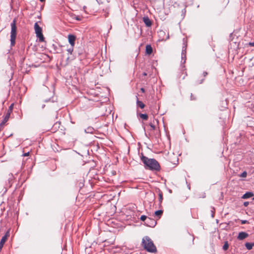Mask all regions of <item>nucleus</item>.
<instances>
[{
  "mask_svg": "<svg viewBox=\"0 0 254 254\" xmlns=\"http://www.w3.org/2000/svg\"><path fill=\"white\" fill-rule=\"evenodd\" d=\"M163 210H159L156 211L155 212L154 214H155V216H157L158 218V219H159L161 217V216L163 214Z\"/></svg>",
  "mask_w": 254,
  "mask_h": 254,
  "instance_id": "17",
  "label": "nucleus"
},
{
  "mask_svg": "<svg viewBox=\"0 0 254 254\" xmlns=\"http://www.w3.org/2000/svg\"><path fill=\"white\" fill-rule=\"evenodd\" d=\"M184 41V46L182 48V59L183 60V56H185V60L183 62V64H185L186 63V49H187V44L185 42V39H183Z\"/></svg>",
  "mask_w": 254,
  "mask_h": 254,
  "instance_id": "8",
  "label": "nucleus"
},
{
  "mask_svg": "<svg viewBox=\"0 0 254 254\" xmlns=\"http://www.w3.org/2000/svg\"><path fill=\"white\" fill-rule=\"evenodd\" d=\"M73 51V47H72V46H71V48H70L67 50V52L70 54H72Z\"/></svg>",
  "mask_w": 254,
  "mask_h": 254,
  "instance_id": "23",
  "label": "nucleus"
},
{
  "mask_svg": "<svg viewBox=\"0 0 254 254\" xmlns=\"http://www.w3.org/2000/svg\"><path fill=\"white\" fill-rule=\"evenodd\" d=\"M142 246L148 252L155 253L157 252L155 246L154 245L151 239L148 236L142 238Z\"/></svg>",
  "mask_w": 254,
  "mask_h": 254,
  "instance_id": "2",
  "label": "nucleus"
},
{
  "mask_svg": "<svg viewBox=\"0 0 254 254\" xmlns=\"http://www.w3.org/2000/svg\"><path fill=\"white\" fill-rule=\"evenodd\" d=\"M140 159L144 164L145 169L156 171L160 170L161 167L159 163L156 159L149 158L144 156L143 154H142Z\"/></svg>",
  "mask_w": 254,
  "mask_h": 254,
  "instance_id": "1",
  "label": "nucleus"
},
{
  "mask_svg": "<svg viewBox=\"0 0 254 254\" xmlns=\"http://www.w3.org/2000/svg\"><path fill=\"white\" fill-rule=\"evenodd\" d=\"M163 200V193L160 190L159 191V201L161 203Z\"/></svg>",
  "mask_w": 254,
  "mask_h": 254,
  "instance_id": "20",
  "label": "nucleus"
},
{
  "mask_svg": "<svg viewBox=\"0 0 254 254\" xmlns=\"http://www.w3.org/2000/svg\"><path fill=\"white\" fill-rule=\"evenodd\" d=\"M254 246V243H246L245 244V247L248 250H250L253 248V247Z\"/></svg>",
  "mask_w": 254,
  "mask_h": 254,
  "instance_id": "18",
  "label": "nucleus"
},
{
  "mask_svg": "<svg viewBox=\"0 0 254 254\" xmlns=\"http://www.w3.org/2000/svg\"><path fill=\"white\" fill-rule=\"evenodd\" d=\"M76 39V37L72 34H69L68 35V40L69 43L70 44L71 46L74 47L75 45V41Z\"/></svg>",
  "mask_w": 254,
  "mask_h": 254,
  "instance_id": "9",
  "label": "nucleus"
},
{
  "mask_svg": "<svg viewBox=\"0 0 254 254\" xmlns=\"http://www.w3.org/2000/svg\"><path fill=\"white\" fill-rule=\"evenodd\" d=\"M229 248V244L227 241L225 242L223 246V250L224 251H226Z\"/></svg>",
  "mask_w": 254,
  "mask_h": 254,
  "instance_id": "21",
  "label": "nucleus"
},
{
  "mask_svg": "<svg viewBox=\"0 0 254 254\" xmlns=\"http://www.w3.org/2000/svg\"><path fill=\"white\" fill-rule=\"evenodd\" d=\"M254 195V194L252 192H247L245 193L242 197L243 199H247L249 198Z\"/></svg>",
  "mask_w": 254,
  "mask_h": 254,
  "instance_id": "13",
  "label": "nucleus"
},
{
  "mask_svg": "<svg viewBox=\"0 0 254 254\" xmlns=\"http://www.w3.org/2000/svg\"><path fill=\"white\" fill-rule=\"evenodd\" d=\"M248 223V221L246 220H241V223L242 224H246V223Z\"/></svg>",
  "mask_w": 254,
  "mask_h": 254,
  "instance_id": "28",
  "label": "nucleus"
},
{
  "mask_svg": "<svg viewBox=\"0 0 254 254\" xmlns=\"http://www.w3.org/2000/svg\"><path fill=\"white\" fill-rule=\"evenodd\" d=\"M247 173L246 171L243 172L240 175L241 177L245 178L247 177Z\"/></svg>",
  "mask_w": 254,
  "mask_h": 254,
  "instance_id": "24",
  "label": "nucleus"
},
{
  "mask_svg": "<svg viewBox=\"0 0 254 254\" xmlns=\"http://www.w3.org/2000/svg\"><path fill=\"white\" fill-rule=\"evenodd\" d=\"M184 60H185V56H183V60L182 59V63L183 64H184L183 62H184Z\"/></svg>",
  "mask_w": 254,
  "mask_h": 254,
  "instance_id": "36",
  "label": "nucleus"
},
{
  "mask_svg": "<svg viewBox=\"0 0 254 254\" xmlns=\"http://www.w3.org/2000/svg\"><path fill=\"white\" fill-rule=\"evenodd\" d=\"M75 19L78 21H80L81 20V17L79 16H76Z\"/></svg>",
  "mask_w": 254,
  "mask_h": 254,
  "instance_id": "31",
  "label": "nucleus"
},
{
  "mask_svg": "<svg viewBox=\"0 0 254 254\" xmlns=\"http://www.w3.org/2000/svg\"><path fill=\"white\" fill-rule=\"evenodd\" d=\"M249 236L248 233L245 232H241L239 233L237 239L239 240H243Z\"/></svg>",
  "mask_w": 254,
  "mask_h": 254,
  "instance_id": "10",
  "label": "nucleus"
},
{
  "mask_svg": "<svg viewBox=\"0 0 254 254\" xmlns=\"http://www.w3.org/2000/svg\"><path fill=\"white\" fill-rule=\"evenodd\" d=\"M88 129L89 130L88 131V132H92L93 130V128L92 127H89Z\"/></svg>",
  "mask_w": 254,
  "mask_h": 254,
  "instance_id": "29",
  "label": "nucleus"
},
{
  "mask_svg": "<svg viewBox=\"0 0 254 254\" xmlns=\"http://www.w3.org/2000/svg\"><path fill=\"white\" fill-rule=\"evenodd\" d=\"M143 21L147 27H150L152 25V22L148 17H143Z\"/></svg>",
  "mask_w": 254,
  "mask_h": 254,
  "instance_id": "11",
  "label": "nucleus"
},
{
  "mask_svg": "<svg viewBox=\"0 0 254 254\" xmlns=\"http://www.w3.org/2000/svg\"><path fill=\"white\" fill-rule=\"evenodd\" d=\"M190 99H191V100H195L196 99V98L194 95H193L191 93L190 95Z\"/></svg>",
  "mask_w": 254,
  "mask_h": 254,
  "instance_id": "25",
  "label": "nucleus"
},
{
  "mask_svg": "<svg viewBox=\"0 0 254 254\" xmlns=\"http://www.w3.org/2000/svg\"><path fill=\"white\" fill-rule=\"evenodd\" d=\"M136 105L137 107H139L141 109L144 108L145 107L144 103L138 100L137 96H136Z\"/></svg>",
  "mask_w": 254,
  "mask_h": 254,
  "instance_id": "14",
  "label": "nucleus"
},
{
  "mask_svg": "<svg viewBox=\"0 0 254 254\" xmlns=\"http://www.w3.org/2000/svg\"><path fill=\"white\" fill-rule=\"evenodd\" d=\"M140 220H141L142 221H144V222L145 221H146L147 219H148V217L147 216H146L145 215H142L141 217H140Z\"/></svg>",
  "mask_w": 254,
  "mask_h": 254,
  "instance_id": "22",
  "label": "nucleus"
},
{
  "mask_svg": "<svg viewBox=\"0 0 254 254\" xmlns=\"http://www.w3.org/2000/svg\"><path fill=\"white\" fill-rule=\"evenodd\" d=\"M45 105L43 104V105H42L41 108H42V109H43V108L45 107Z\"/></svg>",
  "mask_w": 254,
  "mask_h": 254,
  "instance_id": "38",
  "label": "nucleus"
},
{
  "mask_svg": "<svg viewBox=\"0 0 254 254\" xmlns=\"http://www.w3.org/2000/svg\"><path fill=\"white\" fill-rule=\"evenodd\" d=\"M140 90H141V91L142 92H143V93L145 92V89H144V88H141L140 89Z\"/></svg>",
  "mask_w": 254,
  "mask_h": 254,
  "instance_id": "34",
  "label": "nucleus"
},
{
  "mask_svg": "<svg viewBox=\"0 0 254 254\" xmlns=\"http://www.w3.org/2000/svg\"><path fill=\"white\" fill-rule=\"evenodd\" d=\"M249 44L252 47H254V42H250Z\"/></svg>",
  "mask_w": 254,
  "mask_h": 254,
  "instance_id": "33",
  "label": "nucleus"
},
{
  "mask_svg": "<svg viewBox=\"0 0 254 254\" xmlns=\"http://www.w3.org/2000/svg\"><path fill=\"white\" fill-rule=\"evenodd\" d=\"M29 152H26V153H24V154H23V156H29Z\"/></svg>",
  "mask_w": 254,
  "mask_h": 254,
  "instance_id": "30",
  "label": "nucleus"
},
{
  "mask_svg": "<svg viewBox=\"0 0 254 254\" xmlns=\"http://www.w3.org/2000/svg\"><path fill=\"white\" fill-rule=\"evenodd\" d=\"M11 32H10V45L13 46L15 44V39L16 37V20L14 19L11 23Z\"/></svg>",
  "mask_w": 254,
  "mask_h": 254,
  "instance_id": "3",
  "label": "nucleus"
},
{
  "mask_svg": "<svg viewBox=\"0 0 254 254\" xmlns=\"http://www.w3.org/2000/svg\"><path fill=\"white\" fill-rule=\"evenodd\" d=\"M142 75H143V76H146V75H147V73H146V72H143V73H142Z\"/></svg>",
  "mask_w": 254,
  "mask_h": 254,
  "instance_id": "37",
  "label": "nucleus"
},
{
  "mask_svg": "<svg viewBox=\"0 0 254 254\" xmlns=\"http://www.w3.org/2000/svg\"><path fill=\"white\" fill-rule=\"evenodd\" d=\"M60 122H56L54 127H60Z\"/></svg>",
  "mask_w": 254,
  "mask_h": 254,
  "instance_id": "26",
  "label": "nucleus"
},
{
  "mask_svg": "<svg viewBox=\"0 0 254 254\" xmlns=\"http://www.w3.org/2000/svg\"><path fill=\"white\" fill-rule=\"evenodd\" d=\"M103 11L105 13L104 15L105 17H107L109 16L110 12V7L107 6L103 9Z\"/></svg>",
  "mask_w": 254,
  "mask_h": 254,
  "instance_id": "15",
  "label": "nucleus"
},
{
  "mask_svg": "<svg viewBox=\"0 0 254 254\" xmlns=\"http://www.w3.org/2000/svg\"><path fill=\"white\" fill-rule=\"evenodd\" d=\"M139 116L141 119L145 121L147 120L148 118V115L146 114H140Z\"/></svg>",
  "mask_w": 254,
  "mask_h": 254,
  "instance_id": "19",
  "label": "nucleus"
},
{
  "mask_svg": "<svg viewBox=\"0 0 254 254\" xmlns=\"http://www.w3.org/2000/svg\"><path fill=\"white\" fill-rule=\"evenodd\" d=\"M34 30L36 36L39 39V41L43 42L44 41V37L42 34V29L38 25V22H36L34 24Z\"/></svg>",
  "mask_w": 254,
  "mask_h": 254,
  "instance_id": "4",
  "label": "nucleus"
},
{
  "mask_svg": "<svg viewBox=\"0 0 254 254\" xmlns=\"http://www.w3.org/2000/svg\"><path fill=\"white\" fill-rule=\"evenodd\" d=\"M145 224L148 227H154L156 226L157 222L156 220L154 219L148 217L146 221L145 222Z\"/></svg>",
  "mask_w": 254,
  "mask_h": 254,
  "instance_id": "6",
  "label": "nucleus"
},
{
  "mask_svg": "<svg viewBox=\"0 0 254 254\" xmlns=\"http://www.w3.org/2000/svg\"><path fill=\"white\" fill-rule=\"evenodd\" d=\"M40 1L43 2L45 0H39Z\"/></svg>",
  "mask_w": 254,
  "mask_h": 254,
  "instance_id": "39",
  "label": "nucleus"
},
{
  "mask_svg": "<svg viewBox=\"0 0 254 254\" xmlns=\"http://www.w3.org/2000/svg\"><path fill=\"white\" fill-rule=\"evenodd\" d=\"M208 74V73L207 71H203L202 73V76L203 77H206ZM204 80V78H202L200 80L197 81L196 83L197 84H201L203 83V82Z\"/></svg>",
  "mask_w": 254,
  "mask_h": 254,
  "instance_id": "16",
  "label": "nucleus"
},
{
  "mask_svg": "<svg viewBox=\"0 0 254 254\" xmlns=\"http://www.w3.org/2000/svg\"><path fill=\"white\" fill-rule=\"evenodd\" d=\"M153 51L152 48L150 45H147L145 47V53L147 55H150Z\"/></svg>",
  "mask_w": 254,
  "mask_h": 254,
  "instance_id": "12",
  "label": "nucleus"
},
{
  "mask_svg": "<svg viewBox=\"0 0 254 254\" xmlns=\"http://www.w3.org/2000/svg\"><path fill=\"white\" fill-rule=\"evenodd\" d=\"M9 236V232L7 231L5 235L2 237L0 241V251L1 250L3 245L7 240L8 237Z\"/></svg>",
  "mask_w": 254,
  "mask_h": 254,
  "instance_id": "7",
  "label": "nucleus"
},
{
  "mask_svg": "<svg viewBox=\"0 0 254 254\" xmlns=\"http://www.w3.org/2000/svg\"><path fill=\"white\" fill-rule=\"evenodd\" d=\"M249 202L246 201L244 203V205L245 206H247L249 205Z\"/></svg>",
  "mask_w": 254,
  "mask_h": 254,
  "instance_id": "32",
  "label": "nucleus"
},
{
  "mask_svg": "<svg viewBox=\"0 0 254 254\" xmlns=\"http://www.w3.org/2000/svg\"><path fill=\"white\" fill-rule=\"evenodd\" d=\"M13 106H14V104L12 103L10 105V106L9 107V108H8V110L7 111V113H6V115H5L4 118L2 122L0 124V126H4L5 125V124L8 120V119H9V118L10 117V115L11 113L12 112V110H13Z\"/></svg>",
  "mask_w": 254,
  "mask_h": 254,
  "instance_id": "5",
  "label": "nucleus"
},
{
  "mask_svg": "<svg viewBox=\"0 0 254 254\" xmlns=\"http://www.w3.org/2000/svg\"><path fill=\"white\" fill-rule=\"evenodd\" d=\"M149 126H150V127L152 128V129L153 130H155V126L152 123H150L149 124Z\"/></svg>",
  "mask_w": 254,
  "mask_h": 254,
  "instance_id": "27",
  "label": "nucleus"
},
{
  "mask_svg": "<svg viewBox=\"0 0 254 254\" xmlns=\"http://www.w3.org/2000/svg\"><path fill=\"white\" fill-rule=\"evenodd\" d=\"M9 176H10V177L9 178V179H12V178H13V175L12 174H9Z\"/></svg>",
  "mask_w": 254,
  "mask_h": 254,
  "instance_id": "35",
  "label": "nucleus"
}]
</instances>
